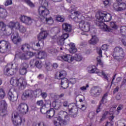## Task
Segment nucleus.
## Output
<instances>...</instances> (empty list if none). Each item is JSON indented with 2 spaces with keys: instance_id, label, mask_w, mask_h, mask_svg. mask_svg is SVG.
Listing matches in <instances>:
<instances>
[{
  "instance_id": "25",
  "label": "nucleus",
  "mask_w": 126,
  "mask_h": 126,
  "mask_svg": "<svg viewBox=\"0 0 126 126\" xmlns=\"http://www.w3.org/2000/svg\"><path fill=\"white\" fill-rule=\"evenodd\" d=\"M7 16V12L3 8V6L0 5V17L1 18H5Z\"/></svg>"
},
{
  "instance_id": "57",
  "label": "nucleus",
  "mask_w": 126,
  "mask_h": 126,
  "mask_svg": "<svg viewBox=\"0 0 126 126\" xmlns=\"http://www.w3.org/2000/svg\"><path fill=\"white\" fill-rule=\"evenodd\" d=\"M86 105L85 104H82L81 106L79 107L80 110L81 111H82L83 112H84L85 110H86Z\"/></svg>"
},
{
  "instance_id": "60",
  "label": "nucleus",
  "mask_w": 126,
  "mask_h": 126,
  "mask_svg": "<svg viewBox=\"0 0 126 126\" xmlns=\"http://www.w3.org/2000/svg\"><path fill=\"white\" fill-rule=\"evenodd\" d=\"M94 116H95V113L94 112H91L89 114V117L92 119L94 118Z\"/></svg>"
},
{
  "instance_id": "52",
  "label": "nucleus",
  "mask_w": 126,
  "mask_h": 126,
  "mask_svg": "<svg viewBox=\"0 0 126 126\" xmlns=\"http://www.w3.org/2000/svg\"><path fill=\"white\" fill-rule=\"evenodd\" d=\"M63 35V33L62 35V37ZM58 45L59 46H63V37H62V38L58 42Z\"/></svg>"
},
{
  "instance_id": "49",
  "label": "nucleus",
  "mask_w": 126,
  "mask_h": 126,
  "mask_svg": "<svg viewBox=\"0 0 126 126\" xmlns=\"http://www.w3.org/2000/svg\"><path fill=\"white\" fill-rule=\"evenodd\" d=\"M5 96V93L2 89H0V99H3Z\"/></svg>"
},
{
  "instance_id": "17",
  "label": "nucleus",
  "mask_w": 126,
  "mask_h": 126,
  "mask_svg": "<svg viewBox=\"0 0 126 126\" xmlns=\"http://www.w3.org/2000/svg\"><path fill=\"white\" fill-rule=\"evenodd\" d=\"M20 20L21 22H23V23L26 24V25H31L32 23V19H31V17L26 16H22L20 18Z\"/></svg>"
},
{
  "instance_id": "11",
  "label": "nucleus",
  "mask_w": 126,
  "mask_h": 126,
  "mask_svg": "<svg viewBox=\"0 0 126 126\" xmlns=\"http://www.w3.org/2000/svg\"><path fill=\"white\" fill-rule=\"evenodd\" d=\"M13 65V64L12 63H9L5 66L3 69V74L4 75L11 76L14 74V71L12 70Z\"/></svg>"
},
{
  "instance_id": "23",
  "label": "nucleus",
  "mask_w": 126,
  "mask_h": 126,
  "mask_svg": "<svg viewBox=\"0 0 126 126\" xmlns=\"http://www.w3.org/2000/svg\"><path fill=\"white\" fill-rule=\"evenodd\" d=\"M21 66L22 68L20 69L19 72L22 75H24L27 73V68L28 67V64L25 63H22Z\"/></svg>"
},
{
  "instance_id": "43",
  "label": "nucleus",
  "mask_w": 126,
  "mask_h": 126,
  "mask_svg": "<svg viewBox=\"0 0 126 126\" xmlns=\"http://www.w3.org/2000/svg\"><path fill=\"white\" fill-rule=\"evenodd\" d=\"M24 2L27 3L30 7H35V4L30 0H24Z\"/></svg>"
},
{
  "instance_id": "26",
  "label": "nucleus",
  "mask_w": 126,
  "mask_h": 126,
  "mask_svg": "<svg viewBox=\"0 0 126 126\" xmlns=\"http://www.w3.org/2000/svg\"><path fill=\"white\" fill-rule=\"evenodd\" d=\"M19 25V22H14V21H10L8 24L7 26L9 28L11 29H13V28H15L16 29H17L18 26Z\"/></svg>"
},
{
  "instance_id": "51",
  "label": "nucleus",
  "mask_w": 126,
  "mask_h": 126,
  "mask_svg": "<svg viewBox=\"0 0 126 126\" xmlns=\"http://www.w3.org/2000/svg\"><path fill=\"white\" fill-rule=\"evenodd\" d=\"M108 114L109 113H108V111L105 112L102 115V118L100 119V122H103V121L106 119V117H107Z\"/></svg>"
},
{
  "instance_id": "55",
  "label": "nucleus",
  "mask_w": 126,
  "mask_h": 126,
  "mask_svg": "<svg viewBox=\"0 0 126 126\" xmlns=\"http://www.w3.org/2000/svg\"><path fill=\"white\" fill-rule=\"evenodd\" d=\"M88 87H89V85L87 84L86 86H82L80 88V89L81 91L84 92L86 91V90H87V88H88Z\"/></svg>"
},
{
  "instance_id": "14",
  "label": "nucleus",
  "mask_w": 126,
  "mask_h": 126,
  "mask_svg": "<svg viewBox=\"0 0 126 126\" xmlns=\"http://www.w3.org/2000/svg\"><path fill=\"white\" fill-rule=\"evenodd\" d=\"M18 110L22 115H26L29 112V107L26 103H21L18 107Z\"/></svg>"
},
{
  "instance_id": "40",
  "label": "nucleus",
  "mask_w": 126,
  "mask_h": 126,
  "mask_svg": "<svg viewBox=\"0 0 126 126\" xmlns=\"http://www.w3.org/2000/svg\"><path fill=\"white\" fill-rule=\"evenodd\" d=\"M120 34L122 37L126 36V26L122 27L121 28Z\"/></svg>"
},
{
  "instance_id": "48",
  "label": "nucleus",
  "mask_w": 126,
  "mask_h": 126,
  "mask_svg": "<svg viewBox=\"0 0 126 126\" xmlns=\"http://www.w3.org/2000/svg\"><path fill=\"white\" fill-rule=\"evenodd\" d=\"M116 108H117V106H115L110 108V111L109 112V115H114L116 112Z\"/></svg>"
},
{
  "instance_id": "59",
  "label": "nucleus",
  "mask_w": 126,
  "mask_h": 126,
  "mask_svg": "<svg viewBox=\"0 0 126 126\" xmlns=\"http://www.w3.org/2000/svg\"><path fill=\"white\" fill-rule=\"evenodd\" d=\"M45 109H46V106L40 107V112L42 114H44L46 115V111L48 110H45Z\"/></svg>"
},
{
  "instance_id": "38",
  "label": "nucleus",
  "mask_w": 126,
  "mask_h": 126,
  "mask_svg": "<svg viewBox=\"0 0 126 126\" xmlns=\"http://www.w3.org/2000/svg\"><path fill=\"white\" fill-rule=\"evenodd\" d=\"M53 104L54 105L53 107L55 108V109H56V110H59V109H60L62 107L63 103L61 102L60 101L59 102H53Z\"/></svg>"
},
{
  "instance_id": "29",
  "label": "nucleus",
  "mask_w": 126,
  "mask_h": 126,
  "mask_svg": "<svg viewBox=\"0 0 126 126\" xmlns=\"http://www.w3.org/2000/svg\"><path fill=\"white\" fill-rule=\"evenodd\" d=\"M95 73L97 74L99 76H103L105 78V79H106L107 81H109V78H108V76L106 74H105V73L102 70H100L96 69V71H95Z\"/></svg>"
},
{
  "instance_id": "37",
  "label": "nucleus",
  "mask_w": 126,
  "mask_h": 126,
  "mask_svg": "<svg viewBox=\"0 0 126 126\" xmlns=\"http://www.w3.org/2000/svg\"><path fill=\"white\" fill-rule=\"evenodd\" d=\"M33 94L35 98H39L42 94V90L41 89H36L33 91Z\"/></svg>"
},
{
  "instance_id": "62",
  "label": "nucleus",
  "mask_w": 126,
  "mask_h": 126,
  "mask_svg": "<svg viewBox=\"0 0 126 126\" xmlns=\"http://www.w3.org/2000/svg\"><path fill=\"white\" fill-rule=\"evenodd\" d=\"M108 48L109 46L106 44H104L102 46V49L103 51H108Z\"/></svg>"
},
{
  "instance_id": "19",
  "label": "nucleus",
  "mask_w": 126,
  "mask_h": 126,
  "mask_svg": "<svg viewBox=\"0 0 126 126\" xmlns=\"http://www.w3.org/2000/svg\"><path fill=\"white\" fill-rule=\"evenodd\" d=\"M108 96V94H105L102 97V98L100 101V105L97 107V108L96 109V113L98 114V113H100L101 112V107L102 106H104V104L107 102V99L106 98H107V96Z\"/></svg>"
},
{
  "instance_id": "13",
  "label": "nucleus",
  "mask_w": 126,
  "mask_h": 126,
  "mask_svg": "<svg viewBox=\"0 0 126 126\" xmlns=\"http://www.w3.org/2000/svg\"><path fill=\"white\" fill-rule=\"evenodd\" d=\"M7 104L5 100H1L0 101V116L4 117L7 114Z\"/></svg>"
},
{
  "instance_id": "42",
  "label": "nucleus",
  "mask_w": 126,
  "mask_h": 126,
  "mask_svg": "<svg viewBox=\"0 0 126 126\" xmlns=\"http://www.w3.org/2000/svg\"><path fill=\"white\" fill-rule=\"evenodd\" d=\"M36 104L37 106H39L40 108L46 107V104L44 103L43 100H37L36 102Z\"/></svg>"
},
{
  "instance_id": "44",
  "label": "nucleus",
  "mask_w": 126,
  "mask_h": 126,
  "mask_svg": "<svg viewBox=\"0 0 126 126\" xmlns=\"http://www.w3.org/2000/svg\"><path fill=\"white\" fill-rule=\"evenodd\" d=\"M63 111H61L58 113V116H56V118H57V120L63 121Z\"/></svg>"
},
{
  "instance_id": "5",
  "label": "nucleus",
  "mask_w": 126,
  "mask_h": 126,
  "mask_svg": "<svg viewBox=\"0 0 126 126\" xmlns=\"http://www.w3.org/2000/svg\"><path fill=\"white\" fill-rule=\"evenodd\" d=\"M12 121L14 126H21V124L25 123V119L23 117L20 116L16 111H14L12 114Z\"/></svg>"
},
{
  "instance_id": "46",
  "label": "nucleus",
  "mask_w": 126,
  "mask_h": 126,
  "mask_svg": "<svg viewBox=\"0 0 126 126\" xmlns=\"http://www.w3.org/2000/svg\"><path fill=\"white\" fill-rule=\"evenodd\" d=\"M103 4L106 7H109L111 5V0H104L103 1Z\"/></svg>"
},
{
  "instance_id": "3",
  "label": "nucleus",
  "mask_w": 126,
  "mask_h": 126,
  "mask_svg": "<svg viewBox=\"0 0 126 126\" xmlns=\"http://www.w3.org/2000/svg\"><path fill=\"white\" fill-rule=\"evenodd\" d=\"M48 1L46 0H42L41 6L38 7L37 12L40 16L46 18L47 15L50 14V11L47 7H48Z\"/></svg>"
},
{
  "instance_id": "64",
  "label": "nucleus",
  "mask_w": 126,
  "mask_h": 126,
  "mask_svg": "<svg viewBox=\"0 0 126 126\" xmlns=\"http://www.w3.org/2000/svg\"><path fill=\"white\" fill-rule=\"evenodd\" d=\"M35 126H46V125H45V123L41 122L40 123H38Z\"/></svg>"
},
{
  "instance_id": "34",
  "label": "nucleus",
  "mask_w": 126,
  "mask_h": 126,
  "mask_svg": "<svg viewBox=\"0 0 126 126\" xmlns=\"http://www.w3.org/2000/svg\"><path fill=\"white\" fill-rule=\"evenodd\" d=\"M63 79H64V81H65V83H68L67 84H68L69 82H70L71 84H74L75 83H76V79L74 78H70L69 80H68V79H67V77L66 78L64 77Z\"/></svg>"
},
{
  "instance_id": "24",
  "label": "nucleus",
  "mask_w": 126,
  "mask_h": 126,
  "mask_svg": "<svg viewBox=\"0 0 126 126\" xmlns=\"http://www.w3.org/2000/svg\"><path fill=\"white\" fill-rule=\"evenodd\" d=\"M56 111L54 108H51L50 110L46 111V118L47 119H51L55 116Z\"/></svg>"
},
{
  "instance_id": "50",
  "label": "nucleus",
  "mask_w": 126,
  "mask_h": 126,
  "mask_svg": "<svg viewBox=\"0 0 126 126\" xmlns=\"http://www.w3.org/2000/svg\"><path fill=\"white\" fill-rule=\"evenodd\" d=\"M0 27H1V29L0 30V33H1L2 31V29H4L6 28V25L3 23V22H0Z\"/></svg>"
},
{
  "instance_id": "36",
  "label": "nucleus",
  "mask_w": 126,
  "mask_h": 126,
  "mask_svg": "<svg viewBox=\"0 0 126 126\" xmlns=\"http://www.w3.org/2000/svg\"><path fill=\"white\" fill-rule=\"evenodd\" d=\"M31 45H30V44L28 43H25L22 45L21 49L22 51H24V52H25L27 51V50H30V49H31Z\"/></svg>"
},
{
  "instance_id": "21",
  "label": "nucleus",
  "mask_w": 126,
  "mask_h": 126,
  "mask_svg": "<svg viewBox=\"0 0 126 126\" xmlns=\"http://www.w3.org/2000/svg\"><path fill=\"white\" fill-rule=\"evenodd\" d=\"M7 97L9 101L11 102H15V101L17 100V94L14 95L12 92H11V89H10L8 92Z\"/></svg>"
},
{
  "instance_id": "56",
  "label": "nucleus",
  "mask_w": 126,
  "mask_h": 126,
  "mask_svg": "<svg viewBox=\"0 0 126 126\" xmlns=\"http://www.w3.org/2000/svg\"><path fill=\"white\" fill-rule=\"evenodd\" d=\"M56 20L59 22H63V18L62 16L59 15L56 17Z\"/></svg>"
},
{
  "instance_id": "10",
  "label": "nucleus",
  "mask_w": 126,
  "mask_h": 126,
  "mask_svg": "<svg viewBox=\"0 0 126 126\" xmlns=\"http://www.w3.org/2000/svg\"><path fill=\"white\" fill-rule=\"evenodd\" d=\"M79 27L80 29L83 32H89L92 28V24L89 22L82 21L79 23Z\"/></svg>"
},
{
  "instance_id": "9",
  "label": "nucleus",
  "mask_w": 126,
  "mask_h": 126,
  "mask_svg": "<svg viewBox=\"0 0 126 126\" xmlns=\"http://www.w3.org/2000/svg\"><path fill=\"white\" fill-rule=\"evenodd\" d=\"M63 107L64 110H65V109H68L69 115H73L77 111L75 103L68 104V102H67V101H64L63 103Z\"/></svg>"
},
{
  "instance_id": "2",
  "label": "nucleus",
  "mask_w": 126,
  "mask_h": 126,
  "mask_svg": "<svg viewBox=\"0 0 126 126\" xmlns=\"http://www.w3.org/2000/svg\"><path fill=\"white\" fill-rule=\"evenodd\" d=\"M10 82L12 85H16L17 87L20 90H24L27 85V82L25 79V77H21L20 78L12 77L11 78Z\"/></svg>"
},
{
  "instance_id": "58",
  "label": "nucleus",
  "mask_w": 126,
  "mask_h": 126,
  "mask_svg": "<svg viewBox=\"0 0 126 126\" xmlns=\"http://www.w3.org/2000/svg\"><path fill=\"white\" fill-rule=\"evenodd\" d=\"M35 63H36V59H32L31 60L30 62L31 67H32V66L35 65Z\"/></svg>"
},
{
  "instance_id": "18",
  "label": "nucleus",
  "mask_w": 126,
  "mask_h": 126,
  "mask_svg": "<svg viewBox=\"0 0 126 126\" xmlns=\"http://www.w3.org/2000/svg\"><path fill=\"white\" fill-rule=\"evenodd\" d=\"M35 55V53L32 52L31 51H28L25 53L22 54L20 56V59L21 60H29L30 58H32Z\"/></svg>"
},
{
  "instance_id": "35",
  "label": "nucleus",
  "mask_w": 126,
  "mask_h": 126,
  "mask_svg": "<svg viewBox=\"0 0 126 126\" xmlns=\"http://www.w3.org/2000/svg\"><path fill=\"white\" fill-rule=\"evenodd\" d=\"M64 31L66 32H71V30H72V27L70 24L65 23L64 24Z\"/></svg>"
},
{
  "instance_id": "41",
  "label": "nucleus",
  "mask_w": 126,
  "mask_h": 126,
  "mask_svg": "<svg viewBox=\"0 0 126 126\" xmlns=\"http://www.w3.org/2000/svg\"><path fill=\"white\" fill-rule=\"evenodd\" d=\"M38 57H37L38 59H45V57H46V56H47V54L45 53L44 51H42V52L40 51L38 53Z\"/></svg>"
},
{
  "instance_id": "53",
  "label": "nucleus",
  "mask_w": 126,
  "mask_h": 126,
  "mask_svg": "<svg viewBox=\"0 0 126 126\" xmlns=\"http://www.w3.org/2000/svg\"><path fill=\"white\" fill-rule=\"evenodd\" d=\"M35 66L37 67V68H41L42 67V64L40 63V61H36L35 63Z\"/></svg>"
},
{
  "instance_id": "28",
  "label": "nucleus",
  "mask_w": 126,
  "mask_h": 126,
  "mask_svg": "<svg viewBox=\"0 0 126 126\" xmlns=\"http://www.w3.org/2000/svg\"><path fill=\"white\" fill-rule=\"evenodd\" d=\"M97 53L98 54V56L96 58L97 63L100 65H103V62L101 60V59H102V50L101 49H97Z\"/></svg>"
},
{
  "instance_id": "45",
  "label": "nucleus",
  "mask_w": 126,
  "mask_h": 126,
  "mask_svg": "<svg viewBox=\"0 0 126 126\" xmlns=\"http://www.w3.org/2000/svg\"><path fill=\"white\" fill-rule=\"evenodd\" d=\"M46 21L47 24H48L49 25H52L53 23H54V20H53V18L50 17V18H46Z\"/></svg>"
},
{
  "instance_id": "63",
  "label": "nucleus",
  "mask_w": 126,
  "mask_h": 126,
  "mask_svg": "<svg viewBox=\"0 0 126 126\" xmlns=\"http://www.w3.org/2000/svg\"><path fill=\"white\" fill-rule=\"evenodd\" d=\"M40 96H41L42 98H43V99H45V98H47V97H48V94H47L46 93L41 92V94Z\"/></svg>"
},
{
  "instance_id": "31",
  "label": "nucleus",
  "mask_w": 126,
  "mask_h": 126,
  "mask_svg": "<svg viewBox=\"0 0 126 126\" xmlns=\"http://www.w3.org/2000/svg\"><path fill=\"white\" fill-rule=\"evenodd\" d=\"M87 70L89 73H95L97 68L95 65H91L87 67Z\"/></svg>"
},
{
  "instance_id": "8",
  "label": "nucleus",
  "mask_w": 126,
  "mask_h": 126,
  "mask_svg": "<svg viewBox=\"0 0 126 126\" xmlns=\"http://www.w3.org/2000/svg\"><path fill=\"white\" fill-rule=\"evenodd\" d=\"M11 45L10 43L4 40L0 41V53L5 54V53H8L10 51Z\"/></svg>"
},
{
  "instance_id": "47",
  "label": "nucleus",
  "mask_w": 126,
  "mask_h": 126,
  "mask_svg": "<svg viewBox=\"0 0 126 126\" xmlns=\"http://www.w3.org/2000/svg\"><path fill=\"white\" fill-rule=\"evenodd\" d=\"M63 75V74L61 73V72H57L56 74H55V78L57 79H62L63 80V78H62L61 77Z\"/></svg>"
},
{
  "instance_id": "20",
  "label": "nucleus",
  "mask_w": 126,
  "mask_h": 126,
  "mask_svg": "<svg viewBox=\"0 0 126 126\" xmlns=\"http://www.w3.org/2000/svg\"><path fill=\"white\" fill-rule=\"evenodd\" d=\"M48 33L45 31L41 32L37 36V39L39 41H42L43 45H44V40L48 37Z\"/></svg>"
},
{
  "instance_id": "54",
  "label": "nucleus",
  "mask_w": 126,
  "mask_h": 126,
  "mask_svg": "<svg viewBox=\"0 0 126 126\" xmlns=\"http://www.w3.org/2000/svg\"><path fill=\"white\" fill-rule=\"evenodd\" d=\"M110 27L112 28V29H118V26H117L114 22H111L110 23Z\"/></svg>"
},
{
  "instance_id": "33",
  "label": "nucleus",
  "mask_w": 126,
  "mask_h": 126,
  "mask_svg": "<svg viewBox=\"0 0 126 126\" xmlns=\"http://www.w3.org/2000/svg\"><path fill=\"white\" fill-rule=\"evenodd\" d=\"M16 30H19L20 33H25L27 31L26 28H25L23 25H20V23H19V25L17 27Z\"/></svg>"
},
{
  "instance_id": "30",
  "label": "nucleus",
  "mask_w": 126,
  "mask_h": 126,
  "mask_svg": "<svg viewBox=\"0 0 126 126\" xmlns=\"http://www.w3.org/2000/svg\"><path fill=\"white\" fill-rule=\"evenodd\" d=\"M69 46L70 47L69 52L70 54H75V53L77 52V49L75 47V44L74 43H71Z\"/></svg>"
},
{
  "instance_id": "7",
  "label": "nucleus",
  "mask_w": 126,
  "mask_h": 126,
  "mask_svg": "<svg viewBox=\"0 0 126 126\" xmlns=\"http://www.w3.org/2000/svg\"><path fill=\"white\" fill-rule=\"evenodd\" d=\"M83 60V57L81 54H75L72 56L69 54H66L64 56L63 61L67 63H72L73 61L76 62H81Z\"/></svg>"
},
{
  "instance_id": "1",
  "label": "nucleus",
  "mask_w": 126,
  "mask_h": 126,
  "mask_svg": "<svg viewBox=\"0 0 126 126\" xmlns=\"http://www.w3.org/2000/svg\"><path fill=\"white\" fill-rule=\"evenodd\" d=\"M96 17V21L95 22L97 26L99 27L100 29H102L103 31L106 32H112L113 29L110 28L105 24L104 22H109L112 20V15L105 11H100L95 15Z\"/></svg>"
},
{
  "instance_id": "6",
  "label": "nucleus",
  "mask_w": 126,
  "mask_h": 126,
  "mask_svg": "<svg viewBox=\"0 0 126 126\" xmlns=\"http://www.w3.org/2000/svg\"><path fill=\"white\" fill-rule=\"evenodd\" d=\"M112 56L119 62L122 61L125 58V52L121 47H116L114 48Z\"/></svg>"
},
{
  "instance_id": "27",
  "label": "nucleus",
  "mask_w": 126,
  "mask_h": 126,
  "mask_svg": "<svg viewBox=\"0 0 126 126\" xmlns=\"http://www.w3.org/2000/svg\"><path fill=\"white\" fill-rule=\"evenodd\" d=\"M99 42V38L96 35H92V38L89 41L91 45H96Z\"/></svg>"
},
{
  "instance_id": "12",
  "label": "nucleus",
  "mask_w": 126,
  "mask_h": 126,
  "mask_svg": "<svg viewBox=\"0 0 126 126\" xmlns=\"http://www.w3.org/2000/svg\"><path fill=\"white\" fill-rule=\"evenodd\" d=\"M11 40L15 45H18L22 41L21 37L19 36V33L16 31L14 32L12 34Z\"/></svg>"
},
{
  "instance_id": "15",
  "label": "nucleus",
  "mask_w": 126,
  "mask_h": 126,
  "mask_svg": "<svg viewBox=\"0 0 126 126\" xmlns=\"http://www.w3.org/2000/svg\"><path fill=\"white\" fill-rule=\"evenodd\" d=\"M102 93V89L94 87L92 88L90 91V94L93 97H97Z\"/></svg>"
},
{
  "instance_id": "22",
  "label": "nucleus",
  "mask_w": 126,
  "mask_h": 126,
  "mask_svg": "<svg viewBox=\"0 0 126 126\" xmlns=\"http://www.w3.org/2000/svg\"><path fill=\"white\" fill-rule=\"evenodd\" d=\"M113 7H114V9L117 11H122L126 10V3H121L120 4L118 3V6L117 7L116 6V4H114L113 5Z\"/></svg>"
},
{
  "instance_id": "32",
  "label": "nucleus",
  "mask_w": 126,
  "mask_h": 126,
  "mask_svg": "<svg viewBox=\"0 0 126 126\" xmlns=\"http://www.w3.org/2000/svg\"><path fill=\"white\" fill-rule=\"evenodd\" d=\"M11 34V31L6 30V28H3L2 31L0 32V36H9Z\"/></svg>"
},
{
  "instance_id": "61",
  "label": "nucleus",
  "mask_w": 126,
  "mask_h": 126,
  "mask_svg": "<svg viewBox=\"0 0 126 126\" xmlns=\"http://www.w3.org/2000/svg\"><path fill=\"white\" fill-rule=\"evenodd\" d=\"M10 4H12V0H6V2L5 3V5H6V6L10 5Z\"/></svg>"
},
{
  "instance_id": "4",
  "label": "nucleus",
  "mask_w": 126,
  "mask_h": 126,
  "mask_svg": "<svg viewBox=\"0 0 126 126\" xmlns=\"http://www.w3.org/2000/svg\"><path fill=\"white\" fill-rule=\"evenodd\" d=\"M73 13L76 15V17L73 18L75 22H81L84 21V20H88V21L92 20V17L83 12L74 11Z\"/></svg>"
},
{
  "instance_id": "16",
  "label": "nucleus",
  "mask_w": 126,
  "mask_h": 126,
  "mask_svg": "<svg viewBox=\"0 0 126 126\" xmlns=\"http://www.w3.org/2000/svg\"><path fill=\"white\" fill-rule=\"evenodd\" d=\"M33 92L32 90H27L23 93L22 95V99L25 101V100L27 99V98H29V97H32L33 96Z\"/></svg>"
},
{
  "instance_id": "39",
  "label": "nucleus",
  "mask_w": 126,
  "mask_h": 126,
  "mask_svg": "<svg viewBox=\"0 0 126 126\" xmlns=\"http://www.w3.org/2000/svg\"><path fill=\"white\" fill-rule=\"evenodd\" d=\"M59 122L54 120L53 123L54 125V126H63V120H58Z\"/></svg>"
}]
</instances>
